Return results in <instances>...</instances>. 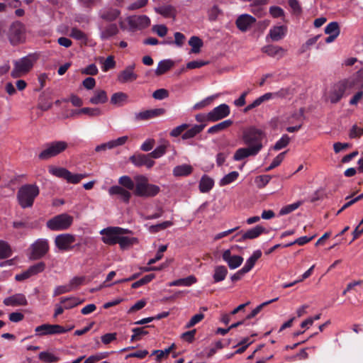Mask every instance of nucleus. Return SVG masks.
<instances>
[{"label":"nucleus","mask_w":363,"mask_h":363,"mask_svg":"<svg viewBox=\"0 0 363 363\" xmlns=\"http://www.w3.org/2000/svg\"><path fill=\"white\" fill-rule=\"evenodd\" d=\"M35 61L34 57L28 55L22 57L19 60L14 62V67L11 72V77L13 78H19L27 74L33 67Z\"/></svg>","instance_id":"nucleus-7"},{"label":"nucleus","mask_w":363,"mask_h":363,"mask_svg":"<svg viewBox=\"0 0 363 363\" xmlns=\"http://www.w3.org/2000/svg\"><path fill=\"white\" fill-rule=\"evenodd\" d=\"M314 238H315V235H313L311 237L302 236V237L297 238L294 242H291L290 243L284 245V247H291L295 244L302 246V245H304L305 244L309 242L310 241H311Z\"/></svg>","instance_id":"nucleus-54"},{"label":"nucleus","mask_w":363,"mask_h":363,"mask_svg":"<svg viewBox=\"0 0 363 363\" xmlns=\"http://www.w3.org/2000/svg\"><path fill=\"white\" fill-rule=\"evenodd\" d=\"M76 241V237L69 233H63L55 237V245L61 251H69L73 249L72 244Z\"/></svg>","instance_id":"nucleus-11"},{"label":"nucleus","mask_w":363,"mask_h":363,"mask_svg":"<svg viewBox=\"0 0 363 363\" xmlns=\"http://www.w3.org/2000/svg\"><path fill=\"white\" fill-rule=\"evenodd\" d=\"M264 138V133L255 127L251 126L243 130L242 140L248 147L260 146L262 148V140Z\"/></svg>","instance_id":"nucleus-3"},{"label":"nucleus","mask_w":363,"mask_h":363,"mask_svg":"<svg viewBox=\"0 0 363 363\" xmlns=\"http://www.w3.org/2000/svg\"><path fill=\"white\" fill-rule=\"evenodd\" d=\"M73 222V217L67 214L62 213L54 216L47 221V227L54 231L65 230L68 229Z\"/></svg>","instance_id":"nucleus-5"},{"label":"nucleus","mask_w":363,"mask_h":363,"mask_svg":"<svg viewBox=\"0 0 363 363\" xmlns=\"http://www.w3.org/2000/svg\"><path fill=\"white\" fill-rule=\"evenodd\" d=\"M80 113L87 114L90 116H98L101 115V113H102L101 109L99 108H88V107L82 108L80 110Z\"/></svg>","instance_id":"nucleus-63"},{"label":"nucleus","mask_w":363,"mask_h":363,"mask_svg":"<svg viewBox=\"0 0 363 363\" xmlns=\"http://www.w3.org/2000/svg\"><path fill=\"white\" fill-rule=\"evenodd\" d=\"M128 99V95L123 92H116L111 98V103L114 105L121 106L123 102Z\"/></svg>","instance_id":"nucleus-48"},{"label":"nucleus","mask_w":363,"mask_h":363,"mask_svg":"<svg viewBox=\"0 0 363 363\" xmlns=\"http://www.w3.org/2000/svg\"><path fill=\"white\" fill-rule=\"evenodd\" d=\"M278 300V298H273L272 300H269L268 301L264 302L262 304L257 306L255 308H254L250 314H248L245 318V320L251 319L254 317H255L263 308V307L276 301Z\"/></svg>","instance_id":"nucleus-50"},{"label":"nucleus","mask_w":363,"mask_h":363,"mask_svg":"<svg viewBox=\"0 0 363 363\" xmlns=\"http://www.w3.org/2000/svg\"><path fill=\"white\" fill-rule=\"evenodd\" d=\"M115 67L116 61L114 60V57L113 55H109L103 62L101 69L104 72H107L111 69H113Z\"/></svg>","instance_id":"nucleus-57"},{"label":"nucleus","mask_w":363,"mask_h":363,"mask_svg":"<svg viewBox=\"0 0 363 363\" xmlns=\"http://www.w3.org/2000/svg\"><path fill=\"white\" fill-rule=\"evenodd\" d=\"M155 11L165 18L174 17L175 16V9L171 5L155 7Z\"/></svg>","instance_id":"nucleus-40"},{"label":"nucleus","mask_w":363,"mask_h":363,"mask_svg":"<svg viewBox=\"0 0 363 363\" xmlns=\"http://www.w3.org/2000/svg\"><path fill=\"white\" fill-rule=\"evenodd\" d=\"M67 146L66 142L61 140L47 143L45 150L38 155V158L41 160H47L65 151Z\"/></svg>","instance_id":"nucleus-4"},{"label":"nucleus","mask_w":363,"mask_h":363,"mask_svg":"<svg viewBox=\"0 0 363 363\" xmlns=\"http://www.w3.org/2000/svg\"><path fill=\"white\" fill-rule=\"evenodd\" d=\"M222 259L230 269H235L239 267L244 260L242 256L233 255L230 250H225L223 252Z\"/></svg>","instance_id":"nucleus-16"},{"label":"nucleus","mask_w":363,"mask_h":363,"mask_svg":"<svg viewBox=\"0 0 363 363\" xmlns=\"http://www.w3.org/2000/svg\"><path fill=\"white\" fill-rule=\"evenodd\" d=\"M214 186V181L207 175H203L199 182V190L201 193H207Z\"/></svg>","instance_id":"nucleus-32"},{"label":"nucleus","mask_w":363,"mask_h":363,"mask_svg":"<svg viewBox=\"0 0 363 363\" xmlns=\"http://www.w3.org/2000/svg\"><path fill=\"white\" fill-rule=\"evenodd\" d=\"M193 168L189 164L176 166L173 169V174L175 177H186L191 174Z\"/></svg>","instance_id":"nucleus-38"},{"label":"nucleus","mask_w":363,"mask_h":363,"mask_svg":"<svg viewBox=\"0 0 363 363\" xmlns=\"http://www.w3.org/2000/svg\"><path fill=\"white\" fill-rule=\"evenodd\" d=\"M69 35H70V37H72L76 40H86V34L77 28H72Z\"/></svg>","instance_id":"nucleus-62"},{"label":"nucleus","mask_w":363,"mask_h":363,"mask_svg":"<svg viewBox=\"0 0 363 363\" xmlns=\"http://www.w3.org/2000/svg\"><path fill=\"white\" fill-rule=\"evenodd\" d=\"M259 151L260 146L240 147L235 151L233 155V160L235 161H240L250 156L257 155Z\"/></svg>","instance_id":"nucleus-19"},{"label":"nucleus","mask_w":363,"mask_h":363,"mask_svg":"<svg viewBox=\"0 0 363 363\" xmlns=\"http://www.w3.org/2000/svg\"><path fill=\"white\" fill-rule=\"evenodd\" d=\"M186 40L185 35L180 33L176 32L174 33V40L168 42L169 44H175L177 47L181 48L183 46Z\"/></svg>","instance_id":"nucleus-61"},{"label":"nucleus","mask_w":363,"mask_h":363,"mask_svg":"<svg viewBox=\"0 0 363 363\" xmlns=\"http://www.w3.org/2000/svg\"><path fill=\"white\" fill-rule=\"evenodd\" d=\"M12 253L10 245L7 242L0 240V259L10 257Z\"/></svg>","instance_id":"nucleus-42"},{"label":"nucleus","mask_w":363,"mask_h":363,"mask_svg":"<svg viewBox=\"0 0 363 363\" xmlns=\"http://www.w3.org/2000/svg\"><path fill=\"white\" fill-rule=\"evenodd\" d=\"M351 89H363V69L359 70L352 77L346 79Z\"/></svg>","instance_id":"nucleus-27"},{"label":"nucleus","mask_w":363,"mask_h":363,"mask_svg":"<svg viewBox=\"0 0 363 363\" xmlns=\"http://www.w3.org/2000/svg\"><path fill=\"white\" fill-rule=\"evenodd\" d=\"M349 84L347 80L341 81L336 84L330 94V101L332 104H336L340 101L346 93L347 89H350Z\"/></svg>","instance_id":"nucleus-14"},{"label":"nucleus","mask_w":363,"mask_h":363,"mask_svg":"<svg viewBox=\"0 0 363 363\" xmlns=\"http://www.w3.org/2000/svg\"><path fill=\"white\" fill-rule=\"evenodd\" d=\"M164 113L165 109L162 108L145 110L143 111L135 113L134 115V121L136 122L148 121L150 119L162 116L164 114Z\"/></svg>","instance_id":"nucleus-17"},{"label":"nucleus","mask_w":363,"mask_h":363,"mask_svg":"<svg viewBox=\"0 0 363 363\" xmlns=\"http://www.w3.org/2000/svg\"><path fill=\"white\" fill-rule=\"evenodd\" d=\"M108 101L106 92L104 90H96L94 96L90 98L89 102L91 104H105Z\"/></svg>","instance_id":"nucleus-35"},{"label":"nucleus","mask_w":363,"mask_h":363,"mask_svg":"<svg viewBox=\"0 0 363 363\" xmlns=\"http://www.w3.org/2000/svg\"><path fill=\"white\" fill-rule=\"evenodd\" d=\"M119 30L116 23H110L101 29V38L107 40L118 34Z\"/></svg>","instance_id":"nucleus-30"},{"label":"nucleus","mask_w":363,"mask_h":363,"mask_svg":"<svg viewBox=\"0 0 363 363\" xmlns=\"http://www.w3.org/2000/svg\"><path fill=\"white\" fill-rule=\"evenodd\" d=\"M4 303L6 306H26L28 304V301L24 294H16L13 296L6 298L4 300Z\"/></svg>","instance_id":"nucleus-22"},{"label":"nucleus","mask_w":363,"mask_h":363,"mask_svg":"<svg viewBox=\"0 0 363 363\" xmlns=\"http://www.w3.org/2000/svg\"><path fill=\"white\" fill-rule=\"evenodd\" d=\"M290 142V138L288 135H283L282 137L274 144L273 149L274 150H280L288 145Z\"/></svg>","instance_id":"nucleus-55"},{"label":"nucleus","mask_w":363,"mask_h":363,"mask_svg":"<svg viewBox=\"0 0 363 363\" xmlns=\"http://www.w3.org/2000/svg\"><path fill=\"white\" fill-rule=\"evenodd\" d=\"M45 269V263L43 262H38L32 266H30L28 271L30 275V277L38 274L42 272H43Z\"/></svg>","instance_id":"nucleus-51"},{"label":"nucleus","mask_w":363,"mask_h":363,"mask_svg":"<svg viewBox=\"0 0 363 363\" xmlns=\"http://www.w3.org/2000/svg\"><path fill=\"white\" fill-rule=\"evenodd\" d=\"M110 196L117 195L120 199L125 203H128L132 196V194L128 189L123 188L119 185H114L108 189Z\"/></svg>","instance_id":"nucleus-20"},{"label":"nucleus","mask_w":363,"mask_h":363,"mask_svg":"<svg viewBox=\"0 0 363 363\" xmlns=\"http://www.w3.org/2000/svg\"><path fill=\"white\" fill-rule=\"evenodd\" d=\"M40 189L35 184L21 186L17 192V199L23 208L32 207L35 198L39 195Z\"/></svg>","instance_id":"nucleus-1"},{"label":"nucleus","mask_w":363,"mask_h":363,"mask_svg":"<svg viewBox=\"0 0 363 363\" xmlns=\"http://www.w3.org/2000/svg\"><path fill=\"white\" fill-rule=\"evenodd\" d=\"M135 188L133 194L138 197L150 198L157 196L160 191L159 186L150 184L145 176L138 175L135 177Z\"/></svg>","instance_id":"nucleus-2"},{"label":"nucleus","mask_w":363,"mask_h":363,"mask_svg":"<svg viewBox=\"0 0 363 363\" xmlns=\"http://www.w3.org/2000/svg\"><path fill=\"white\" fill-rule=\"evenodd\" d=\"M130 161L136 167L145 166L150 169L155 164L150 154H136L130 157Z\"/></svg>","instance_id":"nucleus-18"},{"label":"nucleus","mask_w":363,"mask_h":363,"mask_svg":"<svg viewBox=\"0 0 363 363\" xmlns=\"http://www.w3.org/2000/svg\"><path fill=\"white\" fill-rule=\"evenodd\" d=\"M135 65L133 64L128 66L124 70H123L118 75V80L122 83L128 82L135 81L138 78V75L134 73Z\"/></svg>","instance_id":"nucleus-23"},{"label":"nucleus","mask_w":363,"mask_h":363,"mask_svg":"<svg viewBox=\"0 0 363 363\" xmlns=\"http://www.w3.org/2000/svg\"><path fill=\"white\" fill-rule=\"evenodd\" d=\"M129 231L120 227H108L100 231L102 235L101 240L108 245H113L118 242L119 235L127 233Z\"/></svg>","instance_id":"nucleus-8"},{"label":"nucleus","mask_w":363,"mask_h":363,"mask_svg":"<svg viewBox=\"0 0 363 363\" xmlns=\"http://www.w3.org/2000/svg\"><path fill=\"white\" fill-rule=\"evenodd\" d=\"M256 22L255 18L249 14L239 16L235 21L236 26L242 32L247 31Z\"/></svg>","instance_id":"nucleus-21"},{"label":"nucleus","mask_w":363,"mask_h":363,"mask_svg":"<svg viewBox=\"0 0 363 363\" xmlns=\"http://www.w3.org/2000/svg\"><path fill=\"white\" fill-rule=\"evenodd\" d=\"M9 39L10 43L15 45L23 42L25 39V26L19 22H13L9 28Z\"/></svg>","instance_id":"nucleus-9"},{"label":"nucleus","mask_w":363,"mask_h":363,"mask_svg":"<svg viewBox=\"0 0 363 363\" xmlns=\"http://www.w3.org/2000/svg\"><path fill=\"white\" fill-rule=\"evenodd\" d=\"M239 177V173L236 171H233L228 174L225 175L219 182L220 186H226L237 180Z\"/></svg>","instance_id":"nucleus-46"},{"label":"nucleus","mask_w":363,"mask_h":363,"mask_svg":"<svg viewBox=\"0 0 363 363\" xmlns=\"http://www.w3.org/2000/svg\"><path fill=\"white\" fill-rule=\"evenodd\" d=\"M205 124L194 125L191 128H187L182 135L183 140H187L194 138L197 134L200 133L205 128Z\"/></svg>","instance_id":"nucleus-31"},{"label":"nucleus","mask_w":363,"mask_h":363,"mask_svg":"<svg viewBox=\"0 0 363 363\" xmlns=\"http://www.w3.org/2000/svg\"><path fill=\"white\" fill-rule=\"evenodd\" d=\"M174 66V62L172 60H164L159 62L155 70L157 76L164 74Z\"/></svg>","instance_id":"nucleus-36"},{"label":"nucleus","mask_w":363,"mask_h":363,"mask_svg":"<svg viewBox=\"0 0 363 363\" xmlns=\"http://www.w3.org/2000/svg\"><path fill=\"white\" fill-rule=\"evenodd\" d=\"M262 251L257 250L246 260V262L242 269L245 273L249 272L255 266L256 262L261 257Z\"/></svg>","instance_id":"nucleus-29"},{"label":"nucleus","mask_w":363,"mask_h":363,"mask_svg":"<svg viewBox=\"0 0 363 363\" xmlns=\"http://www.w3.org/2000/svg\"><path fill=\"white\" fill-rule=\"evenodd\" d=\"M301 205V201H297L294 203L286 205L282 207L279 211V216L289 214L296 210Z\"/></svg>","instance_id":"nucleus-53"},{"label":"nucleus","mask_w":363,"mask_h":363,"mask_svg":"<svg viewBox=\"0 0 363 363\" xmlns=\"http://www.w3.org/2000/svg\"><path fill=\"white\" fill-rule=\"evenodd\" d=\"M38 357L41 361L48 363L55 362L59 360V357L48 352H41Z\"/></svg>","instance_id":"nucleus-52"},{"label":"nucleus","mask_w":363,"mask_h":363,"mask_svg":"<svg viewBox=\"0 0 363 363\" xmlns=\"http://www.w3.org/2000/svg\"><path fill=\"white\" fill-rule=\"evenodd\" d=\"M233 121L232 120H225L224 121H222L219 123H217L211 127H210L208 130H207V133L208 134H216V133H218L220 131H223L225 129H227L228 128H229L232 124H233Z\"/></svg>","instance_id":"nucleus-33"},{"label":"nucleus","mask_w":363,"mask_h":363,"mask_svg":"<svg viewBox=\"0 0 363 363\" xmlns=\"http://www.w3.org/2000/svg\"><path fill=\"white\" fill-rule=\"evenodd\" d=\"M189 127V124L183 123L173 128L169 133L171 137L177 138L183 132H184Z\"/></svg>","instance_id":"nucleus-59"},{"label":"nucleus","mask_w":363,"mask_h":363,"mask_svg":"<svg viewBox=\"0 0 363 363\" xmlns=\"http://www.w3.org/2000/svg\"><path fill=\"white\" fill-rule=\"evenodd\" d=\"M287 33V27L285 26H278L272 27L269 32L268 36L273 41H279L283 39Z\"/></svg>","instance_id":"nucleus-24"},{"label":"nucleus","mask_w":363,"mask_h":363,"mask_svg":"<svg viewBox=\"0 0 363 363\" xmlns=\"http://www.w3.org/2000/svg\"><path fill=\"white\" fill-rule=\"evenodd\" d=\"M270 15L274 18H284V11L283 9L278 6H272L269 8V11Z\"/></svg>","instance_id":"nucleus-60"},{"label":"nucleus","mask_w":363,"mask_h":363,"mask_svg":"<svg viewBox=\"0 0 363 363\" xmlns=\"http://www.w3.org/2000/svg\"><path fill=\"white\" fill-rule=\"evenodd\" d=\"M120 15L121 11L113 8H108L101 10L99 13L101 18L108 22L116 21L120 16Z\"/></svg>","instance_id":"nucleus-25"},{"label":"nucleus","mask_w":363,"mask_h":363,"mask_svg":"<svg viewBox=\"0 0 363 363\" xmlns=\"http://www.w3.org/2000/svg\"><path fill=\"white\" fill-rule=\"evenodd\" d=\"M189 45L191 47L192 53H199L203 43L202 40L197 36H192L189 40Z\"/></svg>","instance_id":"nucleus-45"},{"label":"nucleus","mask_w":363,"mask_h":363,"mask_svg":"<svg viewBox=\"0 0 363 363\" xmlns=\"http://www.w3.org/2000/svg\"><path fill=\"white\" fill-rule=\"evenodd\" d=\"M325 33L328 35H339L340 29L338 23L333 21L328 23L325 28Z\"/></svg>","instance_id":"nucleus-49"},{"label":"nucleus","mask_w":363,"mask_h":363,"mask_svg":"<svg viewBox=\"0 0 363 363\" xmlns=\"http://www.w3.org/2000/svg\"><path fill=\"white\" fill-rule=\"evenodd\" d=\"M362 135H363V128L357 126V125H354L350 131V137L351 138H357Z\"/></svg>","instance_id":"nucleus-64"},{"label":"nucleus","mask_w":363,"mask_h":363,"mask_svg":"<svg viewBox=\"0 0 363 363\" xmlns=\"http://www.w3.org/2000/svg\"><path fill=\"white\" fill-rule=\"evenodd\" d=\"M228 271L225 266L218 265L214 267L213 273V283L220 282L226 278Z\"/></svg>","instance_id":"nucleus-28"},{"label":"nucleus","mask_w":363,"mask_h":363,"mask_svg":"<svg viewBox=\"0 0 363 363\" xmlns=\"http://www.w3.org/2000/svg\"><path fill=\"white\" fill-rule=\"evenodd\" d=\"M119 186L128 189V191H133L135 188V183L129 176H122L118 179Z\"/></svg>","instance_id":"nucleus-41"},{"label":"nucleus","mask_w":363,"mask_h":363,"mask_svg":"<svg viewBox=\"0 0 363 363\" xmlns=\"http://www.w3.org/2000/svg\"><path fill=\"white\" fill-rule=\"evenodd\" d=\"M173 225V223L172 221L167 220L162 222L161 223L153 225L150 227V231L151 233H157L160 230L166 229Z\"/></svg>","instance_id":"nucleus-58"},{"label":"nucleus","mask_w":363,"mask_h":363,"mask_svg":"<svg viewBox=\"0 0 363 363\" xmlns=\"http://www.w3.org/2000/svg\"><path fill=\"white\" fill-rule=\"evenodd\" d=\"M286 152L284 151V152H282L281 153H279L272 161V162L271 163V164L267 167L265 169V171L266 172H269L272 169H273L274 168L278 167L281 163V162L284 160V157H285V155H286Z\"/></svg>","instance_id":"nucleus-56"},{"label":"nucleus","mask_w":363,"mask_h":363,"mask_svg":"<svg viewBox=\"0 0 363 363\" xmlns=\"http://www.w3.org/2000/svg\"><path fill=\"white\" fill-rule=\"evenodd\" d=\"M82 302L83 301H80L76 297L61 298L60 299V303L64 304V308L65 309L72 308L82 303Z\"/></svg>","instance_id":"nucleus-43"},{"label":"nucleus","mask_w":363,"mask_h":363,"mask_svg":"<svg viewBox=\"0 0 363 363\" xmlns=\"http://www.w3.org/2000/svg\"><path fill=\"white\" fill-rule=\"evenodd\" d=\"M118 242L121 249L124 250L134 244L138 243V239L136 238H129L119 235Z\"/></svg>","instance_id":"nucleus-44"},{"label":"nucleus","mask_w":363,"mask_h":363,"mask_svg":"<svg viewBox=\"0 0 363 363\" xmlns=\"http://www.w3.org/2000/svg\"><path fill=\"white\" fill-rule=\"evenodd\" d=\"M197 279L194 275H190L186 278H182L177 280H174L169 283V286H190L192 284L196 283Z\"/></svg>","instance_id":"nucleus-34"},{"label":"nucleus","mask_w":363,"mask_h":363,"mask_svg":"<svg viewBox=\"0 0 363 363\" xmlns=\"http://www.w3.org/2000/svg\"><path fill=\"white\" fill-rule=\"evenodd\" d=\"M49 172L57 177L65 179L68 183L74 184L79 183L82 179L88 177L87 174H72L63 167H50Z\"/></svg>","instance_id":"nucleus-6"},{"label":"nucleus","mask_w":363,"mask_h":363,"mask_svg":"<svg viewBox=\"0 0 363 363\" xmlns=\"http://www.w3.org/2000/svg\"><path fill=\"white\" fill-rule=\"evenodd\" d=\"M31 257L33 259H38L46 255L49 250V243L46 239H38L31 245Z\"/></svg>","instance_id":"nucleus-13"},{"label":"nucleus","mask_w":363,"mask_h":363,"mask_svg":"<svg viewBox=\"0 0 363 363\" xmlns=\"http://www.w3.org/2000/svg\"><path fill=\"white\" fill-rule=\"evenodd\" d=\"M74 326L65 329L63 326L60 325L43 324L35 328V332L38 335H48L62 334L67 331L71 330Z\"/></svg>","instance_id":"nucleus-10"},{"label":"nucleus","mask_w":363,"mask_h":363,"mask_svg":"<svg viewBox=\"0 0 363 363\" xmlns=\"http://www.w3.org/2000/svg\"><path fill=\"white\" fill-rule=\"evenodd\" d=\"M230 113V109L228 105L222 104L212 109L206 115V121L216 122L228 116Z\"/></svg>","instance_id":"nucleus-12"},{"label":"nucleus","mask_w":363,"mask_h":363,"mask_svg":"<svg viewBox=\"0 0 363 363\" xmlns=\"http://www.w3.org/2000/svg\"><path fill=\"white\" fill-rule=\"evenodd\" d=\"M127 21L132 30H142L150 24V19L145 15L129 16Z\"/></svg>","instance_id":"nucleus-15"},{"label":"nucleus","mask_w":363,"mask_h":363,"mask_svg":"<svg viewBox=\"0 0 363 363\" xmlns=\"http://www.w3.org/2000/svg\"><path fill=\"white\" fill-rule=\"evenodd\" d=\"M265 231H266V229L264 227H262L259 225H257L255 226L254 228L245 232L244 233V238L250 239V240L255 239V238H258L259 235H261Z\"/></svg>","instance_id":"nucleus-37"},{"label":"nucleus","mask_w":363,"mask_h":363,"mask_svg":"<svg viewBox=\"0 0 363 363\" xmlns=\"http://www.w3.org/2000/svg\"><path fill=\"white\" fill-rule=\"evenodd\" d=\"M170 145L168 142L157 147L152 152L149 153L152 158L157 159L164 155L166 150Z\"/></svg>","instance_id":"nucleus-47"},{"label":"nucleus","mask_w":363,"mask_h":363,"mask_svg":"<svg viewBox=\"0 0 363 363\" xmlns=\"http://www.w3.org/2000/svg\"><path fill=\"white\" fill-rule=\"evenodd\" d=\"M262 51L270 57H278L279 58L282 57L285 52V50L283 48L274 45L264 46L262 48Z\"/></svg>","instance_id":"nucleus-26"},{"label":"nucleus","mask_w":363,"mask_h":363,"mask_svg":"<svg viewBox=\"0 0 363 363\" xmlns=\"http://www.w3.org/2000/svg\"><path fill=\"white\" fill-rule=\"evenodd\" d=\"M153 327L152 325H146L141 328H134L132 329V332L133 333V335L130 337L131 342H135L139 341L142 339V337L146 335H147L149 333L146 330L147 328Z\"/></svg>","instance_id":"nucleus-39"}]
</instances>
